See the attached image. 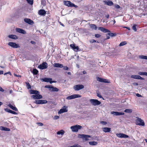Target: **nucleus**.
I'll use <instances>...</instances> for the list:
<instances>
[{
    "label": "nucleus",
    "instance_id": "f257e3e1",
    "mask_svg": "<svg viewBox=\"0 0 147 147\" xmlns=\"http://www.w3.org/2000/svg\"><path fill=\"white\" fill-rule=\"evenodd\" d=\"M82 128L81 126L78 125H73L70 127L71 129L73 132H77L78 130L81 129Z\"/></svg>",
    "mask_w": 147,
    "mask_h": 147
},
{
    "label": "nucleus",
    "instance_id": "f03ea898",
    "mask_svg": "<svg viewBox=\"0 0 147 147\" xmlns=\"http://www.w3.org/2000/svg\"><path fill=\"white\" fill-rule=\"evenodd\" d=\"M63 3L65 5L69 7H74L75 8H77L78 6L75 5L74 4L71 3L70 1H63Z\"/></svg>",
    "mask_w": 147,
    "mask_h": 147
},
{
    "label": "nucleus",
    "instance_id": "7ed1b4c3",
    "mask_svg": "<svg viewBox=\"0 0 147 147\" xmlns=\"http://www.w3.org/2000/svg\"><path fill=\"white\" fill-rule=\"evenodd\" d=\"M45 88L49 89V90L51 91H56L57 92L59 91V89L56 87H55L52 86L46 85L45 86Z\"/></svg>",
    "mask_w": 147,
    "mask_h": 147
},
{
    "label": "nucleus",
    "instance_id": "20e7f679",
    "mask_svg": "<svg viewBox=\"0 0 147 147\" xmlns=\"http://www.w3.org/2000/svg\"><path fill=\"white\" fill-rule=\"evenodd\" d=\"M90 102L94 106L98 105L101 103L100 101L96 99H91L90 100Z\"/></svg>",
    "mask_w": 147,
    "mask_h": 147
},
{
    "label": "nucleus",
    "instance_id": "39448f33",
    "mask_svg": "<svg viewBox=\"0 0 147 147\" xmlns=\"http://www.w3.org/2000/svg\"><path fill=\"white\" fill-rule=\"evenodd\" d=\"M136 118H137L136 120V124L142 126H144V123L143 121L138 117Z\"/></svg>",
    "mask_w": 147,
    "mask_h": 147
},
{
    "label": "nucleus",
    "instance_id": "423d86ee",
    "mask_svg": "<svg viewBox=\"0 0 147 147\" xmlns=\"http://www.w3.org/2000/svg\"><path fill=\"white\" fill-rule=\"evenodd\" d=\"M84 86L83 85L78 84L74 86L73 88L75 90L78 91L84 88Z\"/></svg>",
    "mask_w": 147,
    "mask_h": 147
},
{
    "label": "nucleus",
    "instance_id": "0eeeda50",
    "mask_svg": "<svg viewBox=\"0 0 147 147\" xmlns=\"http://www.w3.org/2000/svg\"><path fill=\"white\" fill-rule=\"evenodd\" d=\"M81 97V96L78 94H74L69 96L66 98V99L71 100L77 98H79Z\"/></svg>",
    "mask_w": 147,
    "mask_h": 147
},
{
    "label": "nucleus",
    "instance_id": "6e6552de",
    "mask_svg": "<svg viewBox=\"0 0 147 147\" xmlns=\"http://www.w3.org/2000/svg\"><path fill=\"white\" fill-rule=\"evenodd\" d=\"M78 136L80 138H83L85 141L88 140V138L90 137V136L84 134H79Z\"/></svg>",
    "mask_w": 147,
    "mask_h": 147
},
{
    "label": "nucleus",
    "instance_id": "1a4fd4ad",
    "mask_svg": "<svg viewBox=\"0 0 147 147\" xmlns=\"http://www.w3.org/2000/svg\"><path fill=\"white\" fill-rule=\"evenodd\" d=\"M48 67L47 63L45 62H43L41 64L39 65L38 66V67L42 69H46Z\"/></svg>",
    "mask_w": 147,
    "mask_h": 147
},
{
    "label": "nucleus",
    "instance_id": "9d476101",
    "mask_svg": "<svg viewBox=\"0 0 147 147\" xmlns=\"http://www.w3.org/2000/svg\"><path fill=\"white\" fill-rule=\"evenodd\" d=\"M96 80L97 81L101 82H104L106 83H110V81L108 80L104 79L99 77H96Z\"/></svg>",
    "mask_w": 147,
    "mask_h": 147
},
{
    "label": "nucleus",
    "instance_id": "9b49d317",
    "mask_svg": "<svg viewBox=\"0 0 147 147\" xmlns=\"http://www.w3.org/2000/svg\"><path fill=\"white\" fill-rule=\"evenodd\" d=\"M8 45L14 48H17L20 47V46L18 44H16L15 42H9L8 43Z\"/></svg>",
    "mask_w": 147,
    "mask_h": 147
},
{
    "label": "nucleus",
    "instance_id": "f8f14e48",
    "mask_svg": "<svg viewBox=\"0 0 147 147\" xmlns=\"http://www.w3.org/2000/svg\"><path fill=\"white\" fill-rule=\"evenodd\" d=\"M47 101L46 100H37L35 101L34 103L37 104H43L46 103Z\"/></svg>",
    "mask_w": 147,
    "mask_h": 147
},
{
    "label": "nucleus",
    "instance_id": "ddd939ff",
    "mask_svg": "<svg viewBox=\"0 0 147 147\" xmlns=\"http://www.w3.org/2000/svg\"><path fill=\"white\" fill-rule=\"evenodd\" d=\"M67 107L65 106H63L61 109L58 112L59 114H61V113L67 112Z\"/></svg>",
    "mask_w": 147,
    "mask_h": 147
},
{
    "label": "nucleus",
    "instance_id": "4468645a",
    "mask_svg": "<svg viewBox=\"0 0 147 147\" xmlns=\"http://www.w3.org/2000/svg\"><path fill=\"white\" fill-rule=\"evenodd\" d=\"M31 97L34 99H40L42 97V96L41 95L39 94L33 95Z\"/></svg>",
    "mask_w": 147,
    "mask_h": 147
},
{
    "label": "nucleus",
    "instance_id": "2eb2a0df",
    "mask_svg": "<svg viewBox=\"0 0 147 147\" xmlns=\"http://www.w3.org/2000/svg\"><path fill=\"white\" fill-rule=\"evenodd\" d=\"M110 113L111 114L115 116L123 115L124 114V113L117 111H111Z\"/></svg>",
    "mask_w": 147,
    "mask_h": 147
},
{
    "label": "nucleus",
    "instance_id": "dca6fc26",
    "mask_svg": "<svg viewBox=\"0 0 147 147\" xmlns=\"http://www.w3.org/2000/svg\"><path fill=\"white\" fill-rule=\"evenodd\" d=\"M16 32L20 33L23 34H25L26 33V32L25 30L20 28H16Z\"/></svg>",
    "mask_w": 147,
    "mask_h": 147
},
{
    "label": "nucleus",
    "instance_id": "f3484780",
    "mask_svg": "<svg viewBox=\"0 0 147 147\" xmlns=\"http://www.w3.org/2000/svg\"><path fill=\"white\" fill-rule=\"evenodd\" d=\"M40 80L42 82H50L51 83L52 82H50L52 80V79L50 78H42L40 79Z\"/></svg>",
    "mask_w": 147,
    "mask_h": 147
},
{
    "label": "nucleus",
    "instance_id": "a211bd4d",
    "mask_svg": "<svg viewBox=\"0 0 147 147\" xmlns=\"http://www.w3.org/2000/svg\"><path fill=\"white\" fill-rule=\"evenodd\" d=\"M131 78L135 79H140L141 80H144V79L141 77L140 76L138 75H131L130 77Z\"/></svg>",
    "mask_w": 147,
    "mask_h": 147
},
{
    "label": "nucleus",
    "instance_id": "6ab92c4d",
    "mask_svg": "<svg viewBox=\"0 0 147 147\" xmlns=\"http://www.w3.org/2000/svg\"><path fill=\"white\" fill-rule=\"evenodd\" d=\"M98 30L101 31L103 32L107 33L108 32H110V30L107 29L103 27H99L98 28Z\"/></svg>",
    "mask_w": 147,
    "mask_h": 147
},
{
    "label": "nucleus",
    "instance_id": "aec40b11",
    "mask_svg": "<svg viewBox=\"0 0 147 147\" xmlns=\"http://www.w3.org/2000/svg\"><path fill=\"white\" fill-rule=\"evenodd\" d=\"M116 135L117 137L119 138H127L129 137L128 135L122 133L117 134Z\"/></svg>",
    "mask_w": 147,
    "mask_h": 147
},
{
    "label": "nucleus",
    "instance_id": "412c9836",
    "mask_svg": "<svg viewBox=\"0 0 147 147\" xmlns=\"http://www.w3.org/2000/svg\"><path fill=\"white\" fill-rule=\"evenodd\" d=\"M38 13L40 15L44 16L46 14V11L44 9H40Z\"/></svg>",
    "mask_w": 147,
    "mask_h": 147
},
{
    "label": "nucleus",
    "instance_id": "4be33fe9",
    "mask_svg": "<svg viewBox=\"0 0 147 147\" xmlns=\"http://www.w3.org/2000/svg\"><path fill=\"white\" fill-rule=\"evenodd\" d=\"M24 21L29 24L32 25L33 24L34 22L30 19H24Z\"/></svg>",
    "mask_w": 147,
    "mask_h": 147
},
{
    "label": "nucleus",
    "instance_id": "5701e85b",
    "mask_svg": "<svg viewBox=\"0 0 147 147\" xmlns=\"http://www.w3.org/2000/svg\"><path fill=\"white\" fill-rule=\"evenodd\" d=\"M7 106L13 110H14L15 111H18V109L15 106H13L10 104H8Z\"/></svg>",
    "mask_w": 147,
    "mask_h": 147
},
{
    "label": "nucleus",
    "instance_id": "b1692460",
    "mask_svg": "<svg viewBox=\"0 0 147 147\" xmlns=\"http://www.w3.org/2000/svg\"><path fill=\"white\" fill-rule=\"evenodd\" d=\"M102 129L103 131L106 133L109 132L111 131V128L109 127H105L102 128Z\"/></svg>",
    "mask_w": 147,
    "mask_h": 147
},
{
    "label": "nucleus",
    "instance_id": "393cba45",
    "mask_svg": "<svg viewBox=\"0 0 147 147\" xmlns=\"http://www.w3.org/2000/svg\"><path fill=\"white\" fill-rule=\"evenodd\" d=\"M53 66L56 67L62 68L63 67V65L59 63H55L53 64Z\"/></svg>",
    "mask_w": 147,
    "mask_h": 147
},
{
    "label": "nucleus",
    "instance_id": "a878e982",
    "mask_svg": "<svg viewBox=\"0 0 147 147\" xmlns=\"http://www.w3.org/2000/svg\"><path fill=\"white\" fill-rule=\"evenodd\" d=\"M8 37L9 38L14 39H17L18 38L17 36L15 35H8Z\"/></svg>",
    "mask_w": 147,
    "mask_h": 147
},
{
    "label": "nucleus",
    "instance_id": "bb28decb",
    "mask_svg": "<svg viewBox=\"0 0 147 147\" xmlns=\"http://www.w3.org/2000/svg\"><path fill=\"white\" fill-rule=\"evenodd\" d=\"M30 94H39V92L37 90H30Z\"/></svg>",
    "mask_w": 147,
    "mask_h": 147
},
{
    "label": "nucleus",
    "instance_id": "cd10ccee",
    "mask_svg": "<svg viewBox=\"0 0 147 147\" xmlns=\"http://www.w3.org/2000/svg\"><path fill=\"white\" fill-rule=\"evenodd\" d=\"M0 129L2 130L7 131H10V129L9 128L2 126H1L0 127Z\"/></svg>",
    "mask_w": 147,
    "mask_h": 147
},
{
    "label": "nucleus",
    "instance_id": "c85d7f7f",
    "mask_svg": "<svg viewBox=\"0 0 147 147\" xmlns=\"http://www.w3.org/2000/svg\"><path fill=\"white\" fill-rule=\"evenodd\" d=\"M105 3L106 4L109 6H111L113 5V2L111 1H105Z\"/></svg>",
    "mask_w": 147,
    "mask_h": 147
},
{
    "label": "nucleus",
    "instance_id": "c756f323",
    "mask_svg": "<svg viewBox=\"0 0 147 147\" xmlns=\"http://www.w3.org/2000/svg\"><path fill=\"white\" fill-rule=\"evenodd\" d=\"M90 27L92 29H94V30H97V27L96 26V25L93 24H91L90 25Z\"/></svg>",
    "mask_w": 147,
    "mask_h": 147
},
{
    "label": "nucleus",
    "instance_id": "7c9ffc66",
    "mask_svg": "<svg viewBox=\"0 0 147 147\" xmlns=\"http://www.w3.org/2000/svg\"><path fill=\"white\" fill-rule=\"evenodd\" d=\"M65 133V131L63 130H61L57 132V134L58 135H63Z\"/></svg>",
    "mask_w": 147,
    "mask_h": 147
},
{
    "label": "nucleus",
    "instance_id": "2f4dec72",
    "mask_svg": "<svg viewBox=\"0 0 147 147\" xmlns=\"http://www.w3.org/2000/svg\"><path fill=\"white\" fill-rule=\"evenodd\" d=\"M97 144V142L95 141H91L89 142V144L91 145H96Z\"/></svg>",
    "mask_w": 147,
    "mask_h": 147
},
{
    "label": "nucleus",
    "instance_id": "473e14b6",
    "mask_svg": "<svg viewBox=\"0 0 147 147\" xmlns=\"http://www.w3.org/2000/svg\"><path fill=\"white\" fill-rule=\"evenodd\" d=\"M107 34L111 37L115 36L116 35V33H113L111 32L108 33Z\"/></svg>",
    "mask_w": 147,
    "mask_h": 147
},
{
    "label": "nucleus",
    "instance_id": "72a5a7b5",
    "mask_svg": "<svg viewBox=\"0 0 147 147\" xmlns=\"http://www.w3.org/2000/svg\"><path fill=\"white\" fill-rule=\"evenodd\" d=\"M138 74L140 75H145L147 76V72H138Z\"/></svg>",
    "mask_w": 147,
    "mask_h": 147
},
{
    "label": "nucleus",
    "instance_id": "f704fd0d",
    "mask_svg": "<svg viewBox=\"0 0 147 147\" xmlns=\"http://www.w3.org/2000/svg\"><path fill=\"white\" fill-rule=\"evenodd\" d=\"M32 72L33 74L36 75L38 74V71L36 69H34L33 70Z\"/></svg>",
    "mask_w": 147,
    "mask_h": 147
},
{
    "label": "nucleus",
    "instance_id": "c9c22d12",
    "mask_svg": "<svg viewBox=\"0 0 147 147\" xmlns=\"http://www.w3.org/2000/svg\"><path fill=\"white\" fill-rule=\"evenodd\" d=\"M41 3L42 5L43 6L46 5V0H41Z\"/></svg>",
    "mask_w": 147,
    "mask_h": 147
},
{
    "label": "nucleus",
    "instance_id": "e433bc0d",
    "mask_svg": "<svg viewBox=\"0 0 147 147\" xmlns=\"http://www.w3.org/2000/svg\"><path fill=\"white\" fill-rule=\"evenodd\" d=\"M139 58L142 59H147V56L144 55H140L139 56Z\"/></svg>",
    "mask_w": 147,
    "mask_h": 147
},
{
    "label": "nucleus",
    "instance_id": "4c0bfd02",
    "mask_svg": "<svg viewBox=\"0 0 147 147\" xmlns=\"http://www.w3.org/2000/svg\"><path fill=\"white\" fill-rule=\"evenodd\" d=\"M132 111V110L131 109H126L125 110L124 112L127 113H131Z\"/></svg>",
    "mask_w": 147,
    "mask_h": 147
},
{
    "label": "nucleus",
    "instance_id": "58836bf2",
    "mask_svg": "<svg viewBox=\"0 0 147 147\" xmlns=\"http://www.w3.org/2000/svg\"><path fill=\"white\" fill-rule=\"evenodd\" d=\"M127 44L126 41H123L121 42L119 45V46L120 47L123 46Z\"/></svg>",
    "mask_w": 147,
    "mask_h": 147
},
{
    "label": "nucleus",
    "instance_id": "ea45409f",
    "mask_svg": "<svg viewBox=\"0 0 147 147\" xmlns=\"http://www.w3.org/2000/svg\"><path fill=\"white\" fill-rule=\"evenodd\" d=\"M136 25L134 24L132 27V28L133 30H134L135 32H136L137 31V29L136 28Z\"/></svg>",
    "mask_w": 147,
    "mask_h": 147
},
{
    "label": "nucleus",
    "instance_id": "a19ab883",
    "mask_svg": "<svg viewBox=\"0 0 147 147\" xmlns=\"http://www.w3.org/2000/svg\"><path fill=\"white\" fill-rule=\"evenodd\" d=\"M79 49V47L78 46H75V47L74 48V49H73L75 51L77 52L78 51Z\"/></svg>",
    "mask_w": 147,
    "mask_h": 147
},
{
    "label": "nucleus",
    "instance_id": "79ce46f5",
    "mask_svg": "<svg viewBox=\"0 0 147 147\" xmlns=\"http://www.w3.org/2000/svg\"><path fill=\"white\" fill-rule=\"evenodd\" d=\"M28 3L30 5H32L33 4V0H26Z\"/></svg>",
    "mask_w": 147,
    "mask_h": 147
},
{
    "label": "nucleus",
    "instance_id": "37998d69",
    "mask_svg": "<svg viewBox=\"0 0 147 147\" xmlns=\"http://www.w3.org/2000/svg\"><path fill=\"white\" fill-rule=\"evenodd\" d=\"M4 110L6 112H8V113H11V110H10L8 109H4Z\"/></svg>",
    "mask_w": 147,
    "mask_h": 147
},
{
    "label": "nucleus",
    "instance_id": "c03bdc74",
    "mask_svg": "<svg viewBox=\"0 0 147 147\" xmlns=\"http://www.w3.org/2000/svg\"><path fill=\"white\" fill-rule=\"evenodd\" d=\"M71 147H81V146L78 144H75L72 146H71Z\"/></svg>",
    "mask_w": 147,
    "mask_h": 147
},
{
    "label": "nucleus",
    "instance_id": "a18cd8bd",
    "mask_svg": "<svg viewBox=\"0 0 147 147\" xmlns=\"http://www.w3.org/2000/svg\"><path fill=\"white\" fill-rule=\"evenodd\" d=\"M100 123L103 125H105L107 124V123L106 121H101L100 122Z\"/></svg>",
    "mask_w": 147,
    "mask_h": 147
},
{
    "label": "nucleus",
    "instance_id": "49530a36",
    "mask_svg": "<svg viewBox=\"0 0 147 147\" xmlns=\"http://www.w3.org/2000/svg\"><path fill=\"white\" fill-rule=\"evenodd\" d=\"M95 36L97 38H99L100 37L101 35L98 34H96L95 35Z\"/></svg>",
    "mask_w": 147,
    "mask_h": 147
},
{
    "label": "nucleus",
    "instance_id": "de8ad7c7",
    "mask_svg": "<svg viewBox=\"0 0 147 147\" xmlns=\"http://www.w3.org/2000/svg\"><path fill=\"white\" fill-rule=\"evenodd\" d=\"M97 96L100 98H103L101 94L98 93H97Z\"/></svg>",
    "mask_w": 147,
    "mask_h": 147
},
{
    "label": "nucleus",
    "instance_id": "09e8293b",
    "mask_svg": "<svg viewBox=\"0 0 147 147\" xmlns=\"http://www.w3.org/2000/svg\"><path fill=\"white\" fill-rule=\"evenodd\" d=\"M115 8H116L117 9H119L120 7L119 6V5L118 4H116V5H115Z\"/></svg>",
    "mask_w": 147,
    "mask_h": 147
},
{
    "label": "nucleus",
    "instance_id": "8fccbe9b",
    "mask_svg": "<svg viewBox=\"0 0 147 147\" xmlns=\"http://www.w3.org/2000/svg\"><path fill=\"white\" fill-rule=\"evenodd\" d=\"M70 47L73 48V49H74V48L75 47V45L74 44H72L70 45Z\"/></svg>",
    "mask_w": 147,
    "mask_h": 147
},
{
    "label": "nucleus",
    "instance_id": "3c124183",
    "mask_svg": "<svg viewBox=\"0 0 147 147\" xmlns=\"http://www.w3.org/2000/svg\"><path fill=\"white\" fill-rule=\"evenodd\" d=\"M63 69L65 70H68L69 69L68 67L67 66H63Z\"/></svg>",
    "mask_w": 147,
    "mask_h": 147
},
{
    "label": "nucleus",
    "instance_id": "603ef678",
    "mask_svg": "<svg viewBox=\"0 0 147 147\" xmlns=\"http://www.w3.org/2000/svg\"><path fill=\"white\" fill-rule=\"evenodd\" d=\"M10 113H12V114H15V115L17 114V113H16V112H15L14 111H12V110H11Z\"/></svg>",
    "mask_w": 147,
    "mask_h": 147
},
{
    "label": "nucleus",
    "instance_id": "864d4df0",
    "mask_svg": "<svg viewBox=\"0 0 147 147\" xmlns=\"http://www.w3.org/2000/svg\"><path fill=\"white\" fill-rule=\"evenodd\" d=\"M110 23L111 24H114L115 23V20H111L110 22Z\"/></svg>",
    "mask_w": 147,
    "mask_h": 147
},
{
    "label": "nucleus",
    "instance_id": "5fc2aeb1",
    "mask_svg": "<svg viewBox=\"0 0 147 147\" xmlns=\"http://www.w3.org/2000/svg\"><path fill=\"white\" fill-rule=\"evenodd\" d=\"M59 117L57 116H55L54 117V119L55 120L59 118Z\"/></svg>",
    "mask_w": 147,
    "mask_h": 147
},
{
    "label": "nucleus",
    "instance_id": "6e6d98bb",
    "mask_svg": "<svg viewBox=\"0 0 147 147\" xmlns=\"http://www.w3.org/2000/svg\"><path fill=\"white\" fill-rule=\"evenodd\" d=\"M96 42V40H95L94 39H92L90 41V42L92 43L94 42Z\"/></svg>",
    "mask_w": 147,
    "mask_h": 147
},
{
    "label": "nucleus",
    "instance_id": "4d7b16f0",
    "mask_svg": "<svg viewBox=\"0 0 147 147\" xmlns=\"http://www.w3.org/2000/svg\"><path fill=\"white\" fill-rule=\"evenodd\" d=\"M38 124L39 126H42L43 125V124L42 123H38Z\"/></svg>",
    "mask_w": 147,
    "mask_h": 147
},
{
    "label": "nucleus",
    "instance_id": "13d9d810",
    "mask_svg": "<svg viewBox=\"0 0 147 147\" xmlns=\"http://www.w3.org/2000/svg\"><path fill=\"white\" fill-rule=\"evenodd\" d=\"M0 91L2 92L4 91V89L1 86H0Z\"/></svg>",
    "mask_w": 147,
    "mask_h": 147
},
{
    "label": "nucleus",
    "instance_id": "bf43d9fd",
    "mask_svg": "<svg viewBox=\"0 0 147 147\" xmlns=\"http://www.w3.org/2000/svg\"><path fill=\"white\" fill-rule=\"evenodd\" d=\"M27 85L28 86V89H29L30 88H31V86H30V85L29 84V83H28L27 84Z\"/></svg>",
    "mask_w": 147,
    "mask_h": 147
},
{
    "label": "nucleus",
    "instance_id": "052dcab7",
    "mask_svg": "<svg viewBox=\"0 0 147 147\" xmlns=\"http://www.w3.org/2000/svg\"><path fill=\"white\" fill-rule=\"evenodd\" d=\"M136 96H138V97H141L142 96L139 94L138 93V94H136Z\"/></svg>",
    "mask_w": 147,
    "mask_h": 147
},
{
    "label": "nucleus",
    "instance_id": "680f3d73",
    "mask_svg": "<svg viewBox=\"0 0 147 147\" xmlns=\"http://www.w3.org/2000/svg\"><path fill=\"white\" fill-rule=\"evenodd\" d=\"M106 36H107L106 39H109L110 38V37L109 36L108 34H107Z\"/></svg>",
    "mask_w": 147,
    "mask_h": 147
},
{
    "label": "nucleus",
    "instance_id": "e2e57ef3",
    "mask_svg": "<svg viewBox=\"0 0 147 147\" xmlns=\"http://www.w3.org/2000/svg\"><path fill=\"white\" fill-rule=\"evenodd\" d=\"M14 76H16V77H21V76L20 75H17L16 74H14Z\"/></svg>",
    "mask_w": 147,
    "mask_h": 147
},
{
    "label": "nucleus",
    "instance_id": "0e129e2a",
    "mask_svg": "<svg viewBox=\"0 0 147 147\" xmlns=\"http://www.w3.org/2000/svg\"><path fill=\"white\" fill-rule=\"evenodd\" d=\"M30 42L31 43H32V44H35V43H36L34 41H31Z\"/></svg>",
    "mask_w": 147,
    "mask_h": 147
},
{
    "label": "nucleus",
    "instance_id": "69168bd1",
    "mask_svg": "<svg viewBox=\"0 0 147 147\" xmlns=\"http://www.w3.org/2000/svg\"><path fill=\"white\" fill-rule=\"evenodd\" d=\"M3 74V71L2 70H0V75L2 74Z\"/></svg>",
    "mask_w": 147,
    "mask_h": 147
},
{
    "label": "nucleus",
    "instance_id": "338daca9",
    "mask_svg": "<svg viewBox=\"0 0 147 147\" xmlns=\"http://www.w3.org/2000/svg\"><path fill=\"white\" fill-rule=\"evenodd\" d=\"M124 28H126L128 30H130V28L129 27H123Z\"/></svg>",
    "mask_w": 147,
    "mask_h": 147
},
{
    "label": "nucleus",
    "instance_id": "774afa93",
    "mask_svg": "<svg viewBox=\"0 0 147 147\" xmlns=\"http://www.w3.org/2000/svg\"><path fill=\"white\" fill-rule=\"evenodd\" d=\"M7 74H9L10 75H11V73L9 71L7 72Z\"/></svg>",
    "mask_w": 147,
    "mask_h": 147
}]
</instances>
